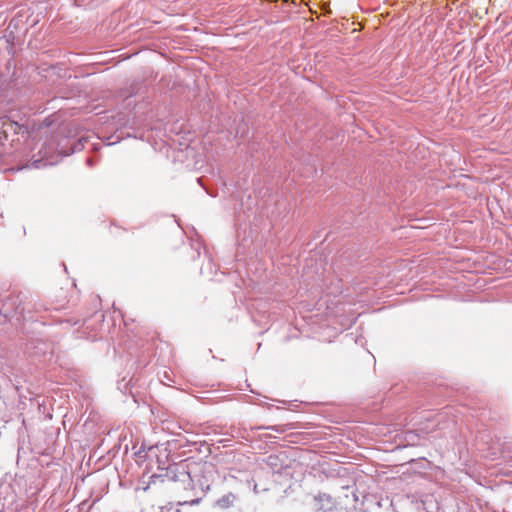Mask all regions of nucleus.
<instances>
[{"instance_id":"obj_1","label":"nucleus","mask_w":512,"mask_h":512,"mask_svg":"<svg viewBox=\"0 0 512 512\" xmlns=\"http://www.w3.org/2000/svg\"><path fill=\"white\" fill-rule=\"evenodd\" d=\"M314 505L318 511H330L334 507L333 499L327 494H319L314 498Z\"/></svg>"},{"instance_id":"obj_2","label":"nucleus","mask_w":512,"mask_h":512,"mask_svg":"<svg viewBox=\"0 0 512 512\" xmlns=\"http://www.w3.org/2000/svg\"><path fill=\"white\" fill-rule=\"evenodd\" d=\"M235 499H236L235 495L232 494V493H229V494L224 495L223 497H221L217 501V504L221 508H228V507L233 505Z\"/></svg>"}]
</instances>
